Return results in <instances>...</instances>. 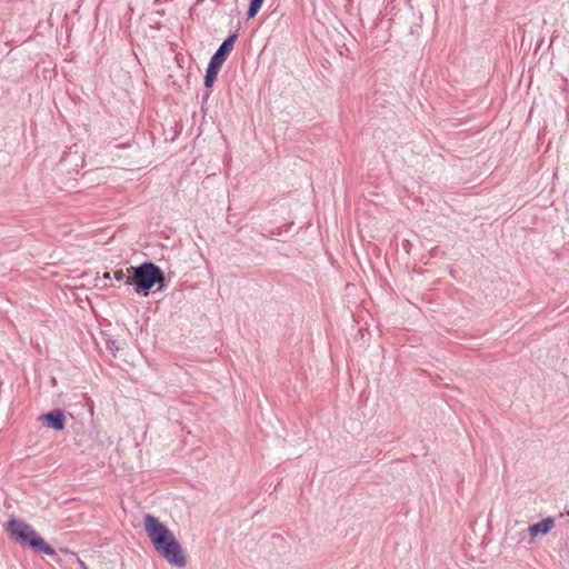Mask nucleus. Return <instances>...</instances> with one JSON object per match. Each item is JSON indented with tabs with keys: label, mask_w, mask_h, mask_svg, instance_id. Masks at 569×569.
I'll return each instance as SVG.
<instances>
[{
	"label": "nucleus",
	"mask_w": 569,
	"mask_h": 569,
	"mask_svg": "<svg viewBox=\"0 0 569 569\" xmlns=\"http://www.w3.org/2000/svg\"><path fill=\"white\" fill-rule=\"evenodd\" d=\"M144 530L154 549L171 566L181 568L187 565V558L173 532L153 515L144 516Z\"/></svg>",
	"instance_id": "f257e3e1"
},
{
	"label": "nucleus",
	"mask_w": 569,
	"mask_h": 569,
	"mask_svg": "<svg viewBox=\"0 0 569 569\" xmlns=\"http://www.w3.org/2000/svg\"><path fill=\"white\" fill-rule=\"evenodd\" d=\"M127 272L130 274L126 280V286L134 288V292L148 297L150 290L158 283L164 281L163 270L152 261H144L136 267H129Z\"/></svg>",
	"instance_id": "f03ea898"
},
{
	"label": "nucleus",
	"mask_w": 569,
	"mask_h": 569,
	"mask_svg": "<svg viewBox=\"0 0 569 569\" xmlns=\"http://www.w3.org/2000/svg\"><path fill=\"white\" fill-rule=\"evenodd\" d=\"M10 538L21 547H29L47 556H54L56 550L33 529L31 525L20 519H11L7 523Z\"/></svg>",
	"instance_id": "7ed1b4c3"
},
{
	"label": "nucleus",
	"mask_w": 569,
	"mask_h": 569,
	"mask_svg": "<svg viewBox=\"0 0 569 569\" xmlns=\"http://www.w3.org/2000/svg\"><path fill=\"white\" fill-rule=\"evenodd\" d=\"M238 39V32L230 33L219 46V48L216 50V52L212 54V57L209 60V63L214 64L217 67H222L223 62L229 57L230 52L232 51L234 43Z\"/></svg>",
	"instance_id": "20e7f679"
},
{
	"label": "nucleus",
	"mask_w": 569,
	"mask_h": 569,
	"mask_svg": "<svg viewBox=\"0 0 569 569\" xmlns=\"http://www.w3.org/2000/svg\"><path fill=\"white\" fill-rule=\"evenodd\" d=\"M39 420L43 423V426L60 431L66 427V415L62 409H53L46 413H42L39 417Z\"/></svg>",
	"instance_id": "39448f33"
},
{
	"label": "nucleus",
	"mask_w": 569,
	"mask_h": 569,
	"mask_svg": "<svg viewBox=\"0 0 569 569\" xmlns=\"http://www.w3.org/2000/svg\"><path fill=\"white\" fill-rule=\"evenodd\" d=\"M553 523V518L548 517L537 523L529 526L528 530L531 537H537L538 535H547L552 529Z\"/></svg>",
	"instance_id": "423d86ee"
},
{
	"label": "nucleus",
	"mask_w": 569,
	"mask_h": 569,
	"mask_svg": "<svg viewBox=\"0 0 569 569\" xmlns=\"http://www.w3.org/2000/svg\"><path fill=\"white\" fill-rule=\"evenodd\" d=\"M220 69H221L220 67L208 63L207 69H206L204 80H203V84H204L206 89L212 88Z\"/></svg>",
	"instance_id": "0eeeda50"
},
{
	"label": "nucleus",
	"mask_w": 569,
	"mask_h": 569,
	"mask_svg": "<svg viewBox=\"0 0 569 569\" xmlns=\"http://www.w3.org/2000/svg\"><path fill=\"white\" fill-rule=\"evenodd\" d=\"M264 0H250L248 11H247V19L254 18L259 10L261 9Z\"/></svg>",
	"instance_id": "6e6552de"
},
{
	"label": "nucleus",
	"mask_w": 569,
	"mask_h": 569,
	"mask_svg": "<svg viewBox=\"0 0 569 569\" xmlns=\"http://www.w3.org/2000/svg\"><path fill=\"white\" fill-rule=\"evenodd\" d=\"M559 556L562 561L569 563V541H566L559 549Z\"/></svg>",
	"instance_id": "1a4fd4ad"
},
{
	"label": "nucleus",
	"mask_w": 569,
	"mask_h": 569,
	"mask_svg": "<svg viewBox=\"0 0 569 569\" xmlns=\"http://www.w3.org/2000/svg\"><path fill=\"white\" fill-rule=\"evenodd\" d=\"M106 347L113 356H116V352L120 349L118 341L113 339H107Z\"/></svg>",
	"instance_id": "9d476101"
},
{
	"label": "nucleus",
	"mask_w": 569,
	"mask_h": 569,
	"mask_svg": "<svg viewBox=\"0 0 569 569\" xmlns=\"http://www.w3.org/2000/svg\"><path fill=\"white\" fill-rule=\"evenodd\" d=\"M113 278L117 281H123L126 283V280L128 277L126 276V273L122 270H117L113 272Z\"/></svg>",
	"instance_id": "9b49d317"
},
{
	"label": "nucleus",
	"mask_w": 569,
	"mask_h": 569,
	"mask_svg": "<svg viewBox=\"0 0 569 569\" xmlns=\"http://www.w3.org/2000/svg\"><path fill=\"white\" fill-rule=\"evenodd\" d=\"M72 555L77 558V562H78L80 569H88L84 561H82L80 558H78L76 553H72Z\"/></svg>",
	"instance_id": "f8f14e48"
},
{
	"label": "nucleus",
	"mask_w": 569,
	"mask_h": 569,
	"mask_svg": "<svg viewBox=\"0 0 569 569\" xmlns=\"http://www.w3.org/2000/svg\"><path fill=\"white\" fill-rule=\"evenodd\" d=\"M210 94H211V89H207L202 96V103L209 99Z\"/></svg>",
	"instance_id": "ddd939ff"
},
{
	"label": "nucleus",
	"mask_w": 569,
	"mask_h": 569,
	"mask_svg": "<svg viewBox=\"0 0 569 569\" xmlns=\"http://www.w3.org/2000/svg\"><path fill=\"white\" fill-rule=\"evenodd\" d=\"M116 147H117V148H119V149H123V148H128V147H130V143H129V142H126V143H119V144H117Z\"/></svg>",
	"instance_id": "4468645a"
},
{
	"label": "nucleus",
	"mask_w": 569,
	"mask_h": 569,
	"mask_svg": "<svg viewBox=\"0 0 569 569\" xmlns=\"http://www.w3.org/2000/svg\"><path fill=\"white\" fill-rule=\"evenodd\" d=\"M103 278H104V279H110V273H109V272H106V273L103 274Z\"/></svg>",
	"instance_id": "2eb2a0df"
}]
</instances>
